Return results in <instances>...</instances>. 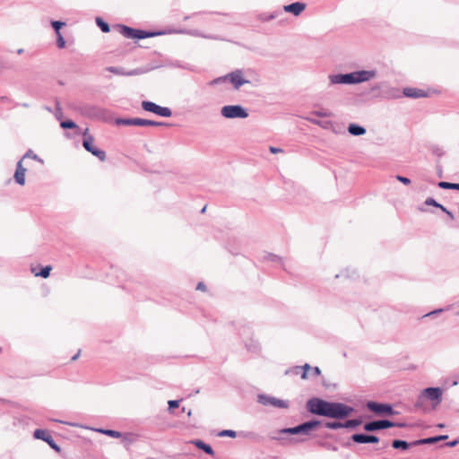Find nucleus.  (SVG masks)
I'll use <instances>...</instances> for the list:
<instances>
[{
  "instance_id": "1",
  "label": "nucleus",
  "mask_w": 459,
  "mask_h": 459,
  "mask_svg": "<svg viewBox=\"0 0 459 459\" xmlns=\"http://www.w3.org/2000/svg\"><path fill=\"white\" fill-rule=\"evenodd\" d=\"M307 411L315 415L342 420L350 416L354 408L337 402H328L321 398H311L307 402Z\"/></svg>"
},
{
  "instance_id": "2",
  "label": "nucleus",
  "mask_w": 459,
  "mask_h": 459,
  "mask_svg": "<svg viewBox=\"0 0 459 459\" xmlns=\"http://www.w3.org/2000/svg\"><path fill=\"white\" fill-rule=\"evenodd\" d=\"M443 390L440 387H427L423 389L418 397L416 406H420L423 400H429L436 408L442 402Z\"/></svg>"
},
{
  "instance_id": "3",
  "label": "nucleus",
  "mask_w": 459,
  "mask_h": 459,
  "mask_svg": "<svg viewBox=\"0 0 459 459\" xmlns=\"http://www.w3.org/2000/svg\"><path fill=\"white\" fill-rule=\"evenodd\" d=\"M407 424L403 422H394L389 420H378L366 422L363 425V429L367 432H374L393 427L405 428Z\"/></svg>"
},
{
  "instance_id": "4",
  "label": "nucleus",
  "mask_w": 459,
  "mask_h": 459,
  "mask_svg": "<svg viewBox=\"0 0 459 459\" xmlns=\"http://www.w3.org/2000/svg\"><path fill=\"white\" fill-rule=\"evenodd\" d=\"M115 123L117 126H162L167 124L164 122H158L144 118L134 117V118H117Z\"/></svg>"
},
{
  "instance_id": "5",
  "label": "nucleus",
  "mask_w": 459,
  "mask_h": 459,
  "mask_svg": "<svg viewBox=\"0 0 459 459\" xmlns=\"http://www.w3.org/2000/svg\"><path fill=\"white\" fill-rule=\"evenodd\" d=\"M226 80L230 81L236 90H238L244 84L250 82L248 80L244 78L243 71L240 69H236L223 77H219L215 79L213 82L218 83Z\"/></svg>"
},
{
  "instance_id": "6",
  "label": "nucleus",
  "mask_w": 459,
  "mask_h": 459,
  "mask_svg": "<svg viewBox=\"0 0 459 459\" xmlns=\"http://www.w3.org/2000/svg\"><path fill=\"white\" fill-rule=\"evenodd\" d=\"M88 128H85V130L82 133L83 140H82V146L83 148L91 152L92 155L97 157L100 161H104L106 160V152L100 149H98L96 146H94V138L88 134Z\"/></svg>"
},
{
  "instance_id": "7",
  "label": "nucleus",
  "mask_w": 459,
  "mask_h": 459,
  "mask_svg": "<svg viewBox=\"0 0 459 459\" xmlns=\"http://www.w3.org/2000/svg\"><path fill=\"white\" fill-rule=\"evenodd\" d=\"M367 408L377 416H392L398 414V411L393 409L389 403H381L374 401H368L366 404Z\"/></svg>"
},
{
  "instance_id": "8",
  "label": "nucleus",
  "mask_w": 459,
  "mask_h": 459,
  "mask_svg": "<svg viewBox=\"0 0 459 459\" xmlns=\"http://www.w3.org/2000/svg\"><path fill=\"white\" fill-rule=\"evenodd\" d=\"M222 117L226 118H246L248 113L246 108L240 105H227L221 110Z\"/></svg>"
},
{
  "instance_id": "9",
  "label": "nucleus",
  "mask_w": 459,
  "mask_h": 459,
  "mask_svg": "<svg viewBox=\"0 0 459 459\" xmlns=\"http://www.w3.org/2000/svg\"><path fill=\"white\" fill-rule=\"evenodd\" d=\"M351 74L352 84H359L375 79L377 75V71L376 69L357 70L351 72Z\"/></svg>"
},
{
  "instance_id": "10",
  "label": "nucleus",
  "mask_w": 459,
  "mask_h": 459,
  "mask_svg": "<svg viewBox=\"0 0 459 459\" xmlns=\"http://www.w3.org/2000/svg\"><path fill=\"white\" fill-rule=\"evenodd\" d=\"M141 106L143 110L154 113L163 117H169L172 116V111L169 108L159 106L152 101L143 100L142 101Z\"/></svg>"
},
{
  "instance_id": "11",
  "label": "nucleus",
  "mask_w": 459,
  "mask_h": 459,
  "mask_svg": "<svg viewBox=\"0 0 459 459\" xmlns=\"http://www.w3.org/2000/svg\"><path fill=\"white\" fill-rule=\"evenodd\" d=\"M257 402L263 405H270L276 408L286 409L289 407V402L286 400L278 399L276 397L269 396L266 394H258Z\"/></svg>"
},
{
  "instance_id": "12",
  "label": "nucleus",
  "mask_w": 459,
  "mask_h": 459,
  "mask_svg": "<svg viewBox=\"0 0 459 459\" xmlns=\"http://www.w3.org/2000/svg\"><path fill=\"white\" fill-rule=\"evenodd\" d=\"M106 70L116 75L122 76H135L145 73V70L143 68H135L133 70L126 71L123 67L120 66H108Z\"/></svg>"
},
{
  "instance_id": "13",
  "label": "nucleus",
  "mask_w": 459,
  "mask_h": 459,
  "mask_svg": "<svg viewBox=\"0 0 459 459\" xmlns=\"http://www.w3.org/2000/svg\"><path fill=\"white\" fill-rule=\"evenodd\" d=\"M329 86L335 84L351 85V74H331L328 75Z\"/></svg>"
},
{
  "instance_id": "14",
  "label": "nucleus",
  "mask_w": 459,
  "mask_h": 459,
  "mask_svg": "<svg viewBox=\"0 0 459 459\" xmlns=\"http://www.w3.org/2000/svg\"><path fill=\"white\" fill-rule=\"evenodd\" d=\"M33 437L37 439L44 440L55 451H60L59 446L55 442L53 437L46 430L38 429L34 431Z\"/></svg>"
},
{
  "instance_id": "15",
  "label": "nucleus",
  "mask_w": 459,
  "mask_h": 459,
  "mask_svg": "<svg viewBox=\"0 0 459 459\" xmlns=\"http://www.w3.org/2000/svg\"><path fill=\"white\" fill-rule=\"evenodd\" d=\"M401 97L402 94L398 88L393 87L387 82H385L380 99L394 100L399 99Z\"/></svg>"
},
{
  "instance_id": "16",
  "label": "nucleus",
  "mask_w": 459,
  "mask_h": 459,
  "mask_svg": "<svg viewBox=\"0 0 459 459\" xmlns=\"http://www.w3.org/2000/svg\"><path fill=\"white\" fill-rule=\"evenodd\" d=\"M351 440L358 444H376L379 442V438L375 435H368L364 433H356L351 437Z\"/></svg>"
},
{
  "instance_id": "17",
  "label": "nucleus",
  "mask_w": 459,
  "mask_h": 459,
  "mask_svg": "<svg viewBox=\"0 0 459 459\" xmlns=\"http://www.w3.org/2000/svg\"><path fill=\"white\" fill-rule=\"evenodd\" d=\"M167 33L188 34V35H191L194 37H202V38L210 39H219V38L217 36L204 35L202 32H200L198 30H185V29L170 30Z\"/></svg>"
},
{
  "instance_id": "18",
  "label": "nucleus",
  "mask_w": 459,
  "mask_h": 459,
  "mask_svg": "<svg viewBox=\"0 0 459 459\" xmlns=\"http://www.w3.org/2000/svg\"><path fill=\"white\" fill-rule=\"evenodd\" d=\"M25 173L26 169L22 166V160H20L16 164V169L13 175V178L18 185L23 186L25 184Z\"/></svg>"
},
{
  "instance_id": "19",
  "label": "nucleus",
  "mask_w": 459,
  "mask_h": 459,
  "mask_svg": "<svg viewBox=\"0 0 459 459\" xmlns=\"http://www.w3.org/2000/svg\"><path fill=\"white\" fill-rule=\"evenodd\" d=\"M403 96L411 99H419L428 96L427 92L424 90L412 87L404 88L403 91Z\"/></svg>"
},
{
  "instance_id": "20",
  "label": "nucleus",
  "mask_w": 459,
  "mask_h": 459,
  "mask_svg": "<svg viewBox=\"0 0 459 459\" xmlns=\"http://www.w3.org/2000/svg\"><path fill=\"white\" fill-rule=\"evenodd\" d=\"M306 9V4L301 2H295L283 6V10L287 13H290L295 16L299 15Z\"/></svg>"
},
{
  "instance_id": "21",
  "label": "nucleus",
  "mask_w": 459,
  "mask_h": 459,
  "mask_svg": "<svg viewBox=\"0 0 459 459\" xmlns=\"http://www.w3.org/2000/svg\"><path fill=\"white\" fill-rule=\"evenodd\" d=\"M320 425V421L317 420H312L299 424L300 432L303 435H308L311 430L315 429Z\"/></svg>"
},
{
  "instance_id": "22",
  "label": "nucleus",
  "mask_w": 459,
  "mask_h": 459,
  "mask_svg": "<svg viewBox=\"0 0 459 459\" xmlns=\"http://www.w3.org/2000/svg\"><path fill=\"white\" fill-rule=\"evenodd\" d=\"M166 32L164 31H147L143 30L135 29V39H143L147 38H152L159 35H163Z\"/></svg>"
},
{
  "instance_id": "23",
  "label": "nucleus",
  "mask_w": 459,
  "mask_h": 459,
  "mask_svg": "<svg viewBox=\"0 0 459 459\" xmlns=\"http://www.w3.org/2000/svg\"><path fill=\"white\" fill-rule=\"evenodd\" d=\"M448 438L447 435H441V436H436V437H430L423 439H420L413 442V446L416 445H421V444H434L436 442L446 440Z\"/></svg>"
},
{
  "instance_id": "24",
  "label": "nucleus",
  "mask_w": 459,
  "mask_h": 459,
  "mask_svg": "<svg viewBox=\"0 0 459 459\" xmlns=\"http://www.w3.org/2000/svg\"><path fill=\"white\" fill-rule=\"evenodd\" d=\"M348 132L353 136H360L366 134V128L358 124H350L348 126Z\"/></svg>"
},
{
  "instance_id": "25",
  "label": "nucleus",
  "mask_w": 459,
  "mask_h": 459,
  "mask_svg": "<svg viewBox=\"0 0 459 459\" xmlns=\"http://www.w3.org/2000/svg\"><path fill=\"white\" fill-rule=\"evenodd\" d=\"M117 27L120 34L125 38L135 39V29L122 24L117 25Z\"/></svg>"
},
{
  "instance_id": "26",
  "label": "nucleus",
  "mask_w": 459,
  "mask_h": 459,
  "mask_svg": "<svg viewBox=\"0 0 459 459\" xmlns=\"http://www.w3.org/2000/svg\"><path fill=\"white\" fill-rule=\"evenodd\" d=\"M192 443L199 449L203 450L204 453H206L207 455H214V451L212 449V447L204 443L203 440H200V439H196V440H194L192 441Z\"/></svg>"
},
{
  "instance_id": "27",
  "label": "nucleus",
  "mask_w": 459,
  "mask_h": 459,
  "mask_svg": "<svg viewBox=\"0 0 459 459\" xmlns=\"http://www.w3.org/2000/svg\"><path fill=\"white\" fill-rule=\"evenodd\" d=\"M264 260L267 261V262H271V263H273L274 264H279L281 266H283V260H282V258L281 256L277 255H274V254L268 253V254L264 255Z\"/></svg>"
},
{
  "instance_id": "28",
  "label": "nucleus",
  "mask_w": 459,
  "mask_h": 459,
  "mask_svg": "<svg viewBox=\"0 0 459 459\" xmlns=\"http://www.w3.org/2000/svg\"><path fill=\"white\" fill-rule=\"evenodd\" d=\"M384 84L385 82H380L373 84L369 89L370 93H372L375 98H380L384 88Z\"/></svg>"
},
{
  "instance_id": "29",
  "label": "nucleus",
  "mask_w": 459,
  "mask_h": 459,
  "mask_svg": "<svg viewBox=\"0 0 459 459\" xmlns=\"http://www.w3.org/2000/svg\"><path fill=\"white\" fill-rule=\"evenodd\" d=\"M411 445H413V443H408L407 441L400 440V439H394V440L392 442V446H393L394 449H401V450H406V449H408Z\"/></svg>"
},
{
  "instance_id": "30",
  "label": "nucleus",
  "mask_w": 459,
  "mask_h": 459,
  "mask_svg": "<svg viewBox=\"0 0 459 459\" xmlns=\"http://www.w3.org/2000/svg\"><path fill=\"white\" fill-rule=\"evenodd\" d=\"M96 432L107 435L111 437L119 438L122 437V433L113 429H94Z\"/></svg>"
},
{
  "instance_id": "31",
  "label": "nucleus",
  "mask_w": 459,
  "mask_h": 459,
  "mask_svg": "<svg viewBox=\"0 0 459 459\" xmlns=\"http://www.w3.org/2000/svg\"><path fill=\"white\" fill-rule=\"evenodd\" d=\"M438 187L442 189H451L459 191V183H450L446 181H440L437 183Z\"/></svg>"
},
{
  "instance_id": "32",
  "label": "nucleus",
  "mask_w": 459,
  "mask_h": 459,
  "mask_svg": "<svg viewBox=\"0 0 459 459\" xmlns=\"http://www.w3.org/2000/svg\"><path fill=\"white\" fill-rule=\"evenodd\" d=\"M362 423V420L360 418L359 419H352L346 420L343 422V428L344 429H355L358 426H359Z\"/></svg>"
},
{
  "instance_id": "33",
  "label": "nucleus",
  "mask_w": 459,
  "mask_h": 459,
  "mask_svg": "<svg viewBox=\"0 0 459 459\" xmlns=\"http://www.w3.org/2000/svg\"><path fill=\"white\" fill-rule=\"evenodd\" d=\"M52 267L50 265H47L43 267L39 272H35L32 270V273L35 274V276H39L46 279L49 276Z\"/></svg>"
},
{
  "instance_id": "34",
  "label": "nucleus",
  "mask_w": 459,
  "mask_h": 459,
  "mask_svg": "<svg viewBox=\"0 0 459 459\" xmlns=\"http://www.w3.org/2000/svg\"><path fill=\"white\" fill-rule=\"evenodd\" d=\"M96 23L99 26V28L101 30L102 32H105V33L109 32V30H110L109 25L106 22H104L101 18L97 17Z\"/></svg>"
},
{
  "instance_id": "35",
  "label": "nucleus",
  "mask_w": 459,
  "mask_h": 459,
  "mask_svg": "<svg viewBox=\"0 0 459 459\" xmlns=\"http://www.w3.org/2000/svg\"><path fill=\"white\" fill-rule=\"evenodd\" d=\"M25 159H32V160H37V161H39L40 163H43V160L41 158H39L36 153H34L31 150H28L21 160H23Z\"/></svg>"
},
{
  "instance_id": "36",
  "label": "nucleus",
  "mask_w": 459,
  "mask_h": 459,
  "mask_svg": "<svg viewBox=\"0 0 459 459\" xmlns=\"http://www.w3.org/2000/svg\"><path fill=\"white\" fill-rule=\"evenodd\" d=\"M280 432L284 433V434H291V435L301 434L299 425L292 427V428L282 429Z\"/></svg>"
},
{
  "instance_id": "37",
  "label": "nucleus",
  "mask_w": 459,
  "mask_h": 459,
  "mask_svg": "<svg viewBox=\"0 0 459 459\" xmlns=\"http://www.w3.org/2000/svg\"><path fill=\"white\" fill-rule=\"evenodd\" d=\"M425 204L426 205H429V206H434V207H437V208H439L441 211L442 209L444 208V205L440 204L439 203H437L434 198L432 197H428L426 200H425Z\"/></svg>"
},
{
  "instance_id": "38",
  "label": "nucleus",
  "mask_w": 459,
  "mask_h": 459,
  "mask_svg": "<svg viewBox=\"0 0 459 459\" xmlns=\"http://www.w3.org/2000/svg\"><path fill=\"white\" fill-rule=\"evenodd\" d=\"M65 25V22H60V21H52V22H51V26H52V28L54 29V30H55L56 34H59V33H61V32H60V30H61V28H62V27H64Z\"/></svg>"
},
{
  "instance_id": "39",
  "label": "nucleus",
  "mask_w": 459,
  "mask_h": 459,
  "mask_svg": "<svg viewBox=\"0 0 459 459\" xmlns=\"http://www.w3.org/2000/svg\"><path fill=\"white\" fill-rule=\"evenodd\" d=\"M280 12L276 11V12H273L270 14H262L260 16V20L263 21V22H269L271 20H273L275 19L278 15H279Z\"/></svg>"
},
{
  "instance_id": "40",
  "label": "nucleus",
  "mask_w": 459,
  "mask_h": 459,
  "mask_svg": "<svg viewBox=\"0 0 459 459\" xmlns=\"http://www.w3.org/2000/svg\"><path fill=\"white\" fill-rule=\"evenodd\" d=\"M60 126L64 129L78 128L77 125L72 120L62 121Z\"/></svg>"
},
{
  "instance_id": "41",
  "label": "nucleus",
  "mask_w": 459,
  "mask_h": 459,
  "mask_svg": "<svg viewBox=\"0 0 459 459\" xmlns=\"http://www.w3.org/2000/svg\"><path fill=\"white\" fill-rule=\"evenodd\" d=\"M301 366L292 367L285 371V375H301Z\"/></svg>"
},
{
  "instance_id": "42",
  "label": "nucleus",
  "mask_w": 459,
  "mask_h": 459,
  "mask_svg": "<svg viewBox=\"0 0 459 459\" xmlns=\"http://www.w3.org/2000/svg\"><path fill=\"white\" fill-rule=\"evenodd\" d=\"M325 428L330 429H342L343 423L338 422V421H331V422L325 423Z\"/></svg>"
},
{
  "instance_id": "43",
  "label": "nucleus",
  "mask_w": 459,
  "mask_h": 459,
  "mask_svg": "<svg viewBox=\"0 0 459 459\" xmlns=\"http://www.w3.org/2000/svg\"><path fill=\"white\" fill-rule=\"evenodd\" d=\"M301 378L302 379H307L308 378V370H311L313 367H311L309 364L306 363L304 366H301Z\"/></svg>"
},
{
  "instance_id": "44",
  "label": "nucleus",
  "mask_w": 459,
  "mask_h": 459,
  "mask_svg": "<svg viewBox=\"0 0 459 459\" xmlns=\"http://www.w3.org/2000/svg\"><path fill=\"white\" fill-rule=\"evenodd\" d=\"M312 114L316 115V117H329L332 116L331 112L326 111L325 109L315 110L312 112Z\"/></svg>"
},
{
  "instance_id": "45",
  "label": "nucleus",
  "mask_w": 459,
  "mask_h": 459,
  "mask_svg": "<svg viewBox=\"0 0 459 459\" xmlns=\"http://www.w3.org/2000/svg\"><path fill=\"white\" fill-rule=\"evenodd\" d=\"M218 435L220 437H236L237 433H236V431L231 430V429H224V430H221Z\"/></svg>"
},
{
  "instance_id": "46",
  "label": "nucleus",
  "mask_w": 459,
  "mask_h": 459,
  "mask_svg": "<svg viewBox=\"0 0 459 459\" xmlns=\"http://www.w3.org/2000/svg\"><path fill=\"white\" fill-rule=\"evenodd\" d=\"M168 404H169L168 410L170 413H172L173 410L179 406V401L178 400H170L168 402Z\"/></svg>"
},
{
  "instance_id": "47",
  "label": "nucleus",
  "mask_w": 459,
  "mask_h": 459,
  "mask_svg": "<svg viewBox=\"0 0 459 459\" xmlns=\"http://www.w3.org/2000/svg\"><path fill=\"white\" fill-rule=\"evenodd\" d=\"M56 45L59 48H64L65 46V40L64 39L61 33L56 34Z\"/></svg>"
},
{
  "instance_id": "48",
  "label": "nucleus",
  "mask_w": 459,
  "mask_h": 459,
  "mask_svg": "<svg viewBox=\"0 0 459 459\" xmlns=\"http://www.w3.org/2000/svg\"><path fill=\"white\" fill-rule=\"evenodd\" d=\"M395 178H396L399 182L403 183V185H405V186L410 185V184H411V182L410 178H406V177H403V176H401V175H396V176H395Z\"/></svg>"
},
{
  "instance_id": "49",
  "label": "nucleus",
  "mask_w": 459,
  "mask_h": 459,
  "mask_svg": "<svg viewBox=\"0 0 459 459\" xmlns=\"http://www.w3.org/2000/svg\"><path fill=\"white\" fill-rule=\"evenodd\" d=\"M445 310H446V309H444V308L435 309V310H433V311H431V312H429V313H427L426 315H424V317H426V316H435V315L440 314V313H442V312H443V311H445Z\"/></svg>"
},
{
  "instance_id": "50",
  "label": "nucleus",
  "mask_w": 459,
  "mask_h": 459,
  "mask_svg": "<svg viewBox=\"0 0 459 459\" xmlns=\"http://www.w3.org/2000/svg\"><path fill=\"white\" fill-rule=\"evenodd\" d=\"M339 277L351 278V277H352V275L349 273V270H345V271L342 272L340 274L335 275V278H339Z\"/></svg>"
},
{
  "instance_id": "51",
  "label": "nucleus",
  "mask_w": 459,
  "mask_h": 459,
  "mask_svg": "<svg viewBox=\"0 0 459 459\" xmlns=\"http://www.w3.org/2000/svg\"><path fill=\"white\" fill-rule=\"evenodd\" d=\"M311 371V375L315 377H317L321 374V370L318 367H313Z\"/></svg>"
},
{
  "instance_id": "52",
  "label": "nucleus",
  "mask_w": 459,
  "mask_h": 459,
  "mask_svg": "<svg viewBox=\"0 0 459 459\" xmlns=\"http://www.w3.org/2000/svg\"><path fill=\"white\" fill-rule=\"evenodd\" d=\"M196 290H201V291H205L206 290V286L204 282H198V284L196 285Z\"/></svg>"
},
{
  "instance_id": "53",
  "label": "nucleus",
  "mask_w": 459,
  "mask_h": 459,
  "mask_svg": "<svg viewBox=\"0 0 459 459\" xmlns=\"http://www.w3.org/2000/svg\"><path fill=\"white\" fill-rule=\"evenodd\" d=\"M442 212H445L446 214H447V216L450 218V219H454V214L452 212H450L449 210H447L445 206L444 208L442 209Z\"/></svg>"
},
{
  "instance_id": "54",
  "label": "nucleus",
  "mask_w": 459,
  "mask_h": 459,
  "mask_svg": "<svg viewBox=\"0 0 459 459\" xmlns=\"http://www.w3.org/2000/svg\"><path fill=\"white\" fill-rule=\"evenodd\" d=\"M53 420L56 422L66 424V425L73 426V427H79V425L75 424V423H70V422H66V421H63V420Z\"/></svg>"
},
{
  "instance_id": "55",
  "label": "nucleus",
  "mask_w": 459,
  "mask_h": 459,
  "mask_svg": "<svg viewBox=\"0 0 459 459\" xmlns=\"http://www.w3.org/2000/svg\"><path fill=\"white\" fill-rule=\"evenodd\" d=\"M270 152H271L272 153H279V152H282V150H281V149H280V148H277V147H273V146H271V147H270Z\"/></svg>"
},
{
  "instance_id": "56",
  "label": "nucleus",
  "mask_w": 459,
  "mask_h": 459,
  "mask_svg": "<svg viewBox=\"0 0 459 459\" xmlns=\"http://www.w3.org/2000/svg\"><path fill=\"white\" fill-rule=\"evenodd\" d=\"M458 443H459V441H458V440H453V441H451V442H448V443H447V446H448L449 447H453V446H455Z\"/></svg>"
},
{
  "instance_id": "57",
  "label": "nucleus",
  "mask_w": 459,
  "mask_h": 459,
  "mask_svg": "<svg viewBox=\"0 0 459 459\" xmlns=\"http://www.w3.org/2000/svg\"><path fill=\"white\" fill-rule=\"evenodd\" d=\"M79 355H80V352L76 353L74 356L72 357V360L77 359Z\"/></svg>"
},
{
  "instance_id": "58",
  "label": "nucleus",
  "mask_w": 459,
  "mask_h": 459,
  "mask_svg": "<svg viewBox=\"0 0 459 459\" xmlns=\"http://www.w3.org/2000/svg\"><path fill=\"white\" fill-rule=\"evenodd\" d=\"M311 122L318 126L321 124V122L318 120H311Z\"/></svg>"
},
{
  "instance_id": "59",
  "label": "nucleus",
  "mask_w": 459,
  "mask_h": 459,
  "mask_svg": "<svg viewBox=\"0 0 459 459\" xmlns=\"http://www.w3.org/2000/svg\"><path fill=\"white\" fill-rule=\"evenodd\" d=\"M437 427L439 428V429H443L445 427V424L439 423V424L437 425Z\"/></svg>"
},
{
  "instance_id": "60",
  "label": "nucleus",
  "mask_w": 459,
  "mask_h": 459,
  "mask_svg": "<svg viewBox=\"0 0 459 459\" xmlns=\"http://www.w3.org/2000/svg\"><path fill=\"white\" fill-rule=\"evenodd\" d=\"M186 414H187V416L190 417L192 415V411L189 410L188 411H186Z\"/></svg>"
},
{
  "instance_id": "61",
  "label": "nucleus",
  "mask_w": 459,
  "mask_h": 459,
  "mask_svg": "<svg viewBox=\"0 0 459 459\" xmlns=\"http://www.w3.org/2000/svg\"><path fill=\"white\" fill-rule=\"evenodd\" d=\"M186 414H187V416L190 417L192 415V411L189 410L188 411H186Z\"/></svg>"
},
{
  "instance_id": "62",
  "label": "nucleus",
  "mask_w": 459,
  "mask_h": 459,
  "mask_svg": "<svg viewBox=\"0 0 459 459\" xmlns=\"http://www.w3.org/2000/svg\"><path fill=\"white\" fill-rule=\"evenodd\" d=\"M189 18H190V16H189V15H187V16H186V17L184 18V20H185V21H187Z\"/></svg>"
},
{
  "instance_id": "63",
  "label": "nucleus",
  "mask_w": 459,
  "mask_h": 459,
  "mask_svg": "<svg viewBox=\"0 0 459 459\" xmlns=\"http://www.w3.org/2000/svg\"><path fill=\"white\" fill-rule=\"evenodd\" d=\"M205 209H206V207H204V208L202 209V212H205Z\"/></svg>"
}]
</instances>
